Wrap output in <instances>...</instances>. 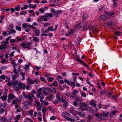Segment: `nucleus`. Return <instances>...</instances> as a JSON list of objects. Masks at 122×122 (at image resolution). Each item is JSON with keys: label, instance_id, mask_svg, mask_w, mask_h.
<instances>
[{"label": "nucleus", "instance_id": "nucleus-23", "mask_svg": "<svg viewBox=\"0 0 122 122\" xmlns=\"http://www.w3.org/2000/svg\"><path fill=\"white\" fill-rule=\"evenodd\" d=\"M3 101H6L7 99V97L5 95H3L0 97Z\"/></svg>", "mask_w": 122, "mask_h": 122}, {"label": "nucleus", "instance_id": "nucleus-49", "mask_svg": "<svg viewBox=\"0 0 122 122\" xmlns=\"http://www.w3.org/2000/svg\"><path fill=\"white\" fill-rule=\"evenodd\" d=\"M50 25V24L49 23H45L44 24V26L46 27L48 26H49Z\"/></svg>", "mask_w": 122, "mask_h": 122}, {"label": "nucleus", "instance_id": "nucleus-13", "mask_svg": "<svg viewBox=\"0 0 122 122\" xmlns=\"http://www.w3.org/2000/svg\"><path fill=\"white\" fill-rule=\"evenodd\" d=\"M83 23L79 24L75 26V28L76 29H78L83 27Z\"/></svg>", "mask_w": 122, "mask_h": 122}, {"label": "nucleus", "instance_id": "nucleus-63", "mask_svg": "<svg viewBox=\"0 0 122 122\" xmlns=\"http://www.w3.org/2000/svg\"><path fill=\"white\" fill-rule=\"evenodd\" d=\"M13 72L14 73H15V74H17V71L16 69L15 68H14V69L13 70Z\"/></svg>", "mask_w": 122, "mask_h": 122}, {"label": "nucleus", "instance_id": "nucleus-15", "mask_svg": "<svg viewBox=\"0 0 122 122\" xmlns=\"http://www.w3.org/2000/svg\"><path fill=\"white\" fill-rule=\"evenodd\" d=\"M20 101L17 98L16 99L13 100L12 103V105H14L17 104Z\"/></svg>", "mask_w": 122, "mask_h": 122}, {"label": "nucleus", "instance_id": "nucleus-44", "mask_svg": "<svg viewBox=\"0 0 122 122\" xmlns=\"http://www.w3.org/2000/svg\"><path fill=\"white\" fill-rule=\"evenodd\" d=\"M66 97L64 96H62V97L61 100V102H63L65 100Z\"/></svg>", "mask_w": 122, "mask_h": 122}, {"label": "nucleus", "instance_id": "nucleus-38", "mask_svg": "<svg viewBox=\"0 0 122 122\" xmlns=\"http://www.w3.org/2000/svg\"><path fill=\"white\" fill-rule=\"evenodd\" d=\"M105 12H106V13L107 15V16L108 15H110L111 16L112 15H113L114 13H110L109 12H106V11H104Z\"/></svg>", "mask_w": 122, "mask_h": 122}, {"label": "nucleus", "instance_id": "nucleus-7", "mask_svg": "<svg viewBox=\"0 0 122 122\" xmlns=\"http://www.w3.org/2000/svg\"><path fill=\"white\" fill-rule=\"evenodd\" d=\"M83 29L84 31L87 29L89 28V26L87 23H86L85 22H83Z\"/></svg>", "mask_w": 122, "mask_h": 122}, {"label": "nucleus", "instance_id": "nucleus-47", "mask_svg": "<svg viewBox=\"0 0 122 122\" xmlns=\"http://www.w3.org/2000/svg\"><path fill=\"white\" fill-rule=\"evenodd\" d=\"M75 99L76 101H79L80 100H81V98L77 96H76L75 97Z\"/></svg>", "mask_w": 122, "mask_h": 122}, {"label": "nucleus", "instance_id": "nucleus-59", "mask_svg": "<svg viewBox=\"0 0 122 122\" xmlns=\"http://www.w3.org/2000/svg\"><path fill=\"white\" fill-rule=\"evenodd\" d=\"M15 52V51H13L11 52L10 54V57H12L14 56V53Z\"/></svg>", "mask_w": 122, "mask_h": 122}, {"label": "nucleus", "instance_id": "nucleus-27", "mask_svg": "<svg viewBox=\"0 0 122 122\" xmlns=\"http://www.w3.org/2000/svg\"><path fill=\"white\" fill-rule=\"evenodd\" d=\"M103 115H102L101 114L100 115V116L99 117H98V119H99V120L100 121H101L102 120H103L104 119V118H103Z\"/></svg>", "mask_w": 122, "mask_h": 122}, {"label": "nucleus", "instance_id": "nucleus-30", "mask_svg": "<svg viewBox=\"0 0 122 122\" xmlns=\"http://www.w3.org/2000/svg\"><path fill=\"white\" fill-rule=\"evenodd\" d=\"M28 7V5H25L23 7L21 8L22 10H24L26 9Z\"/></svg>", "mask_w": 122, "mask_h": 122}, {"label": "nucleus", "instance_id": "nucleus-61", "mask_svg": "<svg viewBox=\"0 0 122 122\" xmlns=\"http://www.w3.org/2000/svg\"><path fill=\"white\" fill-rule=\"evenodd\" d=\"M56 117L53 116H52L50 117V119L51 120H54L56 119Z\"/></svg>", "mask_w": 122, "mask_h": 122}, {"label": "nucleus", "instance_id": "nucleus-21", "mask_svg": "<svg viewBox=\"0 0 122 122\" xmlns=\"http://www.w3.org/2000/svg\"><path fill=\"white\" fill-rule=\"evenodd\" d=\"M11 117H10L8 119H7L6 118H4V120L5 122H10L11 121Z\"/></svg>", "mask_w": 122, "mask_h": 122}, {"label": "nucleus", "instance_id": "nucleus-8", "mask_svg": "<svg viewBox=\"0 0 122 122\" xmlns=\"http://www.w3.org/2000/svg\"><path fill=\"white\" fill-rule=\"evenodd\" d=\"M37 97L38 98H40V102H42L44 98V96L43 95L42 93H38L37 95Z\"/></svg>", "mask_w": 122, "mask_h": 122}, {"label": "nucleus", "instance_id": "nucleus-6", "mask_svg": "<svg viewBox=\"0 0 122 122\" xmlns=\"http://www.w3.org/2000/svg\"><path fill=\"white\" fill-rule=\"evenodd\" d=\"M39 82V81L37 79H34L33 80H28V82L30 84H32L35 83L36 84H37Z\"/></svg>", "mask_w": 122, "mask_h": 122}, {"label": "nucleus", "instance_id": "nucleus-57", "mask_svg": "<svg viewBox=\"0 0 122 122\" xmlns=\"http://www.w3.org/2000/svg\"><path fill=\"white\" fill-rule=\"evenodd\" d=\"M65 82L67 83L68 84H70V83L69 81L67 79H65L64 80Z\"/></svg>", "mask_w": 122, "mask_h": 122}, {"label": "nucleus", "instance_id": "nucleus-24", "mask_svg": "<svg viewBox=\"0 0 122 122\" xmlns=\"http://www.w3.org/2000/svg\"><path fill=\"white\" fill-rule=\"evenodd\" d=\"M47 30H49L51 31H54V29L53 26L49 27L47 29Z\"/></svg>", "mask_w": 122, "mask_h": 122}, {"label": "nucleus", "instance_id": "nucleus-19", "mask_svg": "<svg viewBox=\"0 0 122 122\" xmlns=\"http://www.w3.org/2000/svg\"><path fill=\"white\" fill-rule=\"evenodd\" d=\"M48 110L47 108L46 107H44L42 110V111L43 114V116L44 117V115L46 113V111Z\"/></svg>", "mask_w": 122, "mask_h": 122}, {"label": "nucleus", "instance_id": "nucleus-43", "mask_svg": "<svg viewBox=\"0 0 122 122\" xmlns=\"http://www.w3.org/2000/svg\"><path fill=\"white\" fill-rule=\"evenodd\" d=\"M27 12L25 11H23L20 13V14L21 15H24L26 14Z\"/></svg>", "mask_w": 122, "mask_h": 122}, {"label": "nucleus", "instance_id": "nucleus-20", "mask_svg": "<svg viewBox=\"0 0 122 122\" xmlns=\"http://www.w3.org/2000/svg\"><path fill=\"white\" fill-rule=\"evenodd\" d=\"M57 99V103L61 102V98L60 95L58 94H57L56 96Z\"/></svg>", "mask_w": 122, "mask_h": 122}, {"label": "nucleus", "instance_id": "nucleus-12", "mask_svg": "<svg viewBox=\"0 0 122 122\" xmlns=\"http://www.w3.org/2000/svg\"><path fill=\"white\" fill-rule=\"evenodd\" d=\"M7 47V45L1 44L0 45V49L1 50H4Z\"/></svg>", "mask_w": 122, "mask_h": 122}, {"label": "nucleus", "instance_id": "nucleus-33", "mask_svg": "<svg viewBox=\"0 0 122 122\" xmlns=\"http://www.w3.org/2000/svg\"><path fill=\"white\" fill-rule=\"evenodd\" d=\"M72 92L73 95H76L78 92L77 91L76 89L74 90Z\"/></svg>", "mask_w": 122, "mask_h": 122}, {"label": "nucleus", "instance_id": "nucleus-39", "mask_svg": "<svg viewBox=\"0 0 122 122\" xmlns=\"http://www.w3.org/2000/svg\"><path fill=\"white\" fill-rule=\"evenodd\" d=\"M15 28L16 30L19 31H20L21 30V28L20 26H16Z\"/></svg>", "mask_w": 122, "mask_h": 122}, {"label": "nucleus", "instance_id": "nucleus-45", "mask_svg": "<svg viewBox=\"0 0 122 122\" xmlns=\"http://www.w3.org/2000/svg\"><path fill=\"white\" fill-rule=\"evenodd\" d=\"M106 91L105 90H102L99 92V93L100 94H105L106 92Z\"/></svg>", "mask_w": 122, "mask_h": 122}, {"label": "nucleus", "instance_id": "nucleus-22", "mask_svg": "<svg viewBox=\"0 0 122 122\" xmlns=\"http://www.w3.org/2000/svg\"><path fill=\"white\" fill-rule=\"evenodd\" d=\"M90 104L91 106H92L96 107V105L95 104V101H91L90 102Z\"/></svg>", "mask_w": 122, "mask_h": 122}, {"label": "nucleus", "instance_id": "nucleus-17", "mask_svg": "<svg viewBox=\"0 0 122 122\" xmlns=\"http://www.w3.org/2000/svg\"><path fill=\"white\" fill-rule=\"evenodd\" d=\"M105 14L104 15H103L101 16H100L98 18L99 19L102 20L105 17H107V15L106 13V12H105Z\"/></svg>", "mask_w": 122, "mask_h": 122}, {"label": "nucleus", "instance_id": "nucleus-9", "mask_svg": "<svg viewBox=\"0 0 122 122\" xmlns=\"http://www.w3.org/2000/svg\"><path fill=\"white\" fill-rule=\"evenodd\" d=\"M49 89L51 92H54L55 93H56L57 92L56 89L52 86H50Z\"/></svg>", "mask_w": 122, "mask_h": 122}, {"label": "nucleus", "instance_id": "nucleus-18", "mask_svg": "<svg viewBox=\"0 0 122 122\" xmlns=\"http://www.w3.org/2000/svg\"><path fill=\"white\" fill-rule=\"evenodd\" d=\"M62 11L61 10H59L55 12L54 15L56 16H57L59 14H61Z\"/></svg>", "mask_w": 122, "mask_h": 122}, {"label": "nucleus", "instance_id": "nucleus-26", "mask_svg": "<svg viewBox=\"0 0 122 122\" xmlns=\"http://www.w3.org/2000/svg\"><path fill=\"white\" fill-rule=\"evenodd\" d=\"M60 5V3H56L55 4H51L50 5V6H53L55 7L56 6H58Z\"/></svg>", "mask_w": 122, "mask_h": 122}, {"label": "nucleus", "instance_id": "nucleus-16", "mask_svg": "<svg viewBox=\"0 0 122 122\" xmlns=\"http://www.w3.org/2000/svg\"><path fill=\"white\" fill-rule=\"evenodd\" d=\"M46 16V18H48L49 17H53V15L52 13H47L45 14Z\"/></svg>", "mask_w": 122, "mask_h": 122}, {"label": "nucleus", "instance_id": "nucleus-32", "mask_svg": "<svg viewBox=\"0 0 122 122\" xmlns=\"http://www.w3.org/2000/svg\"><path fill=\"white\" fill-rule=\"evenodd\" d=\"M53 95H50L49 96L47 97V99L49 100H52L53 99Z\"/></svg>", "mask_w": 122, "mask_h": 122}, {"label": "nucleus", "instance_id": "nucleus-2", "mask_svg": "<svg viewBox=\"0 0 122 122\" xmlns=\"http://www.w3.org/2000/svg\"><path fill=\"white\" fill-rule=\"evenodd\" d=\"M15 98V96L12 93L9 94L8 96L7 102L10 103L14 98Z\"/></svg>", "mask_w": 122, "mask_h": 122}, {"label": "nucleus", "instance_id": "nucleus-14", "mask_svg": "<svg viewBox=\"0 0 122 122\" xmlns=\"http://www.w3.org/2000/svg\"><path fill=\"white\" fill-rule=\"evenodd\" d=\"M34 34L37 36H39L40 33V30L39 29H36L35 30Z\"/></svg>", "mask_w": 122, "mask_h": 122}, {"label": "nucleus", "instance_id": "nucleus-11", "mask_svg": "<svg viewBox=\"0 0 122 122\" xmlns=\"http://www.w3.org/2000/svg\"><path fill=\"white\" fill-rule=\"evenodd\" d=\"M76 59L78 61L81 63L83 65H84V66L87 67H88L89 68H90L84 62L82 61L81 59H78L77 58H76Z\"/></svg>", "mask_w": 122, "mask_h": 122}, {"label": "nucleus", "instance_id": "nucleus-55", "mask_svg": "<svg viewBox=\"0 0 122 122\" xmlns=\"http://www.w3.org/2000/svg\"><path fill=\"white\" fill-rule=\"evenodd\" d=\"M0 78L3 80L5 79V77L4 75H2L0 76Z\"/></svg>", "mask_w": 122, "mask_h": 122}, {"label": "nucleus", "instance_id": "nucleus-60", "mask_svg": "<svg viewBox=\"0 0 122 122\" xmlns=\"http://www.w3.org/2000/svg\"><path fill=\"white\" fill-rule=\"evenodd\" d=\"M42 88H40L38 90V93H41Z\"/></svg>", "mask_w": 122, "mask_h": 122}, {"label": "nucleus", "instance_id": "nucleus-58", "mask_svg": "<svg viewBox=\"0 0 122 122\" xmlns=\"http://www.w3.org/2000/svg\"><path fill=\"white\" fill-rule=\"evenodd\" d=\"M45 77H46L51 76V74L49 73H46L45 74Z\"/></svg>", "mask_w": 122, "mask_h": 122}, {"label": "nucleus", "instance_id": "nucleus-51", "mask_svg": "<svg viewBox=\"0 0 122 122\" xmlns=\"http://www.w3.org/2000/svg\"><path fill=\"white\" fill-rule=\"evenodd\" d=\"M28 27H30L31 28L33 29H35L36 28L33 25H28Z\"/></svg>", "mask_w": 122, "mask_h": 122}, {"label": "nucleus", "instance_id": "nucleus-62", "mask_svg": "<svg viewBox=\"0 0 122 122\" xmlns=\"http://www.w3.org/2000/svg\"><path fill=\"white\" fill-rule=\"evenodd\" d=\"M81 104L84 107H87L88 106V105L87 104L85 103H81Z\"/></svg>", "mask_w": 122, "mask_h": 122}, {"label": "nucleus", "instance_id": "nucleus-64", "mask_svg": "<svg viewBox=\"0 0 122 122\" xmlns=\"http://www.w3.org/2000/svg\"><path fill=\"white\" fill-rule=\"evenodd\" d=\"M25 68L26 69H28L29 68V67L27 65H25Z\"/></svg>", "mask_w": 122, "mask_h": 122}, {"label": "nucleus", "instance_id": "nucleus-28", "mask_svg": "<svg viewBox=\"0 0 122 122\" xmlns=\"http://www.w3.org/2000/svg\"><path fill=\"white\" fill-rule=\"evenodd\" d=\"M41 103L43 105H48L49 104V103L47 102H45V101L42 100V102H41Z\"/></svg>", "mask_w": 122, "mask_h": 122}, {"label": "nucleus", "instance_id": "nucleus-56", "mask_svg": "<svg viewBox=\"0 0 122 122\" xmlns=\"http://www.w3.org/2000/svg\"><path fill=\"white\" fill-rule=\"evenodd\" d=\"M89 111L91 112H95V111H94V110L92 109L91 108V107H90V108L89 109Z\"/></svg>", "mask_w": 122, "mask_h": 122}, {"label": "nucleus", "instance_id": "nucleus-1", "mask_svg": "<svg viewBox=\"0 0 122 122\" xmlns=\"http://www.w3.org/2000/svg\"><path fill=\"white\" fill-rule=\"evenodd\" d=\"M13 83L16 86H16L15 89V90L16 91H18L19 90L20 88L21 89H23L25 90V84L23 83H19L15 81H14L13 82Z\"/></svg>", "mask_w": 122, "mask_h": 122}, {"label": "nucleus", "instance_id": "nucleus-25", "mask_svg": "<svg viewBox=\"0 0 122 122\" xmlns=\"http://www.w3.org/2000/svg\"><path fill=\"white\" fill-rule=\"evenodd\" d=\"M78 113L79 115L81 117H84L85 116V113L83 112H78Z\"/></svg>", "mask_w": 122, "mask_h": 122}, {"label": "nucleus", "instance_id": "nucleus-53", "mask_svg": "<svg viewBox=\"0 0 122 122\" xmlns=\"http://www.w3.org/2000/svg\"><path fill=\"white\" fill-rule=\"evenodd\" d=\"M39 10L42 13H43L45 11V10L43 9L42 8H41L39 9Z\"/></svg>", "mask_w": 122, "mask_h": 122}, {"label": "nucleus", "instance_id": "nucleus-31", "mask_svg": "<svg viewBox=\"0 0 122 122\" xmlns=\"http://www.w3.org/2000/svg\"><path fill=\"white\" fill-rule=\"evenodd\" d=\"M103 117H107L108 115H109V113L106 112H103L102 114Z\"/></svg>", "mask_w": 122, "mask_h": 122}, {"label": "nucleus", "instance_id": "nucleus-41", "mask_svg": "<svg viewBox=\"0 0 122 122\" xmlns=\"http://www.w3.org/2000/svg\"><path fill=\"white\" fill-rule=\"evenodd\" d=\"M74 31V30L73 29H71L68 31V33L70 34H73Z\"/></svg>", "mask_w": 122, "mask_h": 122}, {"label": "nucleus", "instance_id": "nucleus-42", "mask_svg": "<svg viewBox=\"0 0 122 122\" xmlns=\"http://www.w3.org/2000/svg\"><path fill=\"white\" fill-rule=\"evenodd\" d=\"M11 64L13 65L14 67H16L17 66L16 64L14 61H12L11 62Z\"/></svg>", "mask_w": 122, "mask_h": 122}, {"label": "nucleus", "instance_id": "nucleus-5", "mask_svg": "<svg viewBox=\"0 0 122 122\" xmlns=\"http://www.w3.org/2000/svg\"><path fill=\"white\" fill-rule=\"evenodd\" d=\"M45 16L46 14H45L44 15L41 16L40 17H39L38 18V20L39 21H46L47 20V19Z\"/></svg>", "mask_w": 122, "mask_h": 122}, {"label": "nucleus", "instance_id": "nucleus-40", "mask_svg": "<svg viewBox=\"0 0 122 122\" xmlns=\"http://www.w3.org/2000/svg\"><path fill=\"white\" fill-rule=\"evenodd\" d=\"M80 93L81 96L82 97H86V94L85 92H81Z\"/></svg>", "mask_w": 122, "mask_h": 122}, {"label": "nucleus", "instance_id": "nucleus-48", "mask_svg": "<svg viewBox=\"0 0 122 122\" xmlns=\"http://www.w3.org/2000/svg\"><path fill=\"white\" fill-rule=\"evenodd\" d=\"M40 78L42 81L44 82H45L46 80L44 77H40Z\"/></svg>", "mask_w": 122, "mask_h": 122}, {"label": "nucleus", "instance_id": "nucleus-54", "mask_svg": "<svg viewBox=\"0 0 122 122\" xmlns=\"http://www.w3.org/2000/svg\"><path fill=\"white\" fill-rule=\"evenodd\" d=\"M0 114H3L4 112H5V110L3 109H1L0 110Z\"/></svg>", "mask_w": 122, "mask_h": 122}, {"label": "nucleus", "instance_id": "nucleus-35", "mask_svg": "<svg viewBox=\"0 0 122 122\" xmlns=\"http://www.w3.org/2000/svg\"><path fill=\"white\" fill-rule=\"evenodd\" d=\"M52 84L53 85H54L55 86H58L57 83V82H56V81H54L52 83Z\"/></svg>", "mask_w": 122, "mask_h": 122}, {"label": "nucleus", "instance_id": "nucleus-34", "mask_svg": "<svg viewBox=\"0 0 122 122\" xmlns=\"http://www.w3.org/2000/svg\"><path fill=\"white\" fill-rule=\"evenodd\" d=\"M10 34L16 32L13 29H11L9 32Z\"/></svg>", "mask_w": 122, "mask_h": 122}, {"label": "nucleus", "instance_id": "nucleus-46", "mask_svg": "<svg viewBox=\"0 0 122 122\" xmlns=\"http://www.w3.org/2000/svg\"><path fill=\"white\" fill-rule=\"evenodd\" d=\"M28 113L29 115H32L33 113V112L32 110H31L28 111Z\"/></svg>", "mask_w": 122, "mask_h": 122}, {"label": "nucleus", "instance_id": "nucleus-36", "mask_svg": "<svg viewBox=\"0 0 122 122\" xmlns=\"http://www.w3.org/2000/svg\"><path fill=\"white\" fill-rule=\"evenodd\" d=\"M33 40L36 42H38L39 41V40L38 39L37 37H35L33 39Z\"/></svg>", "mask_w": 122, "mask_h": 122}, {"label": "nucleus", "instance_id": "nucleus-37", "mask_svg": "<svg viewBox=\"0 0 122 122\" xmlns=\"http://www.w3.org/2000/svg\"><path fill=\"white\" fill-rule=\"evenodd\" d=\"M47 29H46V30H42L41 31V34H45L46 33H47Z\"/></svg>", "mask_w": 122, "mask_h": 122}, {"label": "nucleus", "instance_id": "nucleus-50", "mask_svg": "<svg viewBox=\"0 0 122 122\" xmlns=\"http://www.w3.org/2000/svg\"><path fill=\"white\" fill-rule=\"evenodd\" d=\"M16 40L14 39H11L10 41V42L11 43H14L15 41Z\"/></svg>", "mask_w": 122, "mask_h": 122}, {"label": "nucleus", "instance_id": "nucleus-4", "mask_svg": "<svg viewBox=\"0 0 122 122\" xmlns=\"http://www.w3.org/2000/svg\"><path fill=\"white\" fill-rule=\"evenodd\" d=\"M35 102L36 105L37 109L38 110L41 111V105L40 104V102L36 101H35Z\"/></svg>", "mask_w": 122, "mask_h": 122}, {"label": "nucleus", "instance_id": "nucleus-52", "mask_svg": "<svg viewBox=\"0 0 122 122\" xmlns=\"http://www.w3.org/2000/svg\"><path fill=\"white\" fill-rule=\"evenodd\" d=\"M22 26L23 28H25L27 26V25L26 23H24L23 24Z\"/></svg>", "mask_w": 122, "mask_h": 122}, {"label": "nucleus", "instance_id": "nucleus-10", "mask_svg": "<svg viewBox=\"0 0 122 122\" xmlns=\"http://www.w3.org/2000/svg\"><path fill=\"white\" fill-rule=\"evenodd\" d=\"M21 45L24 48H27L30 46V44L27 43H21Z\"/></svg>", "mask_w": 122, "mask_h": 122}, {"label": "nucleus", "instance_id": "nucleus-29", "mask_svg": "<svg viewBox=\"0 0 122 122\" xmlns=\"http://www.w3.org/2000/svg\"><path fill=\"white\" fill-rule=\"evenodd\" d=\"M47 79L49 82H51L53 81L54 78L52 77H48L47 78Z\"/></svg>", "mask_w": 122, "mask_h": 122}, {"label": "nucleus", "instance_id": "nucleus-3", "mask_svg": "<svg viewBox=\"0 0 122 122\" xmlns=\"http://www.w3.org/2000/svg\"><path fill=\"white\" fill-rule=\"evenodd\" d=\"M34 97V95L32 93H29L27 94L26 98L30 101L33 100Z\"/></svg>", "mask_w": 122, "mask_h": 122}]
</instances>
